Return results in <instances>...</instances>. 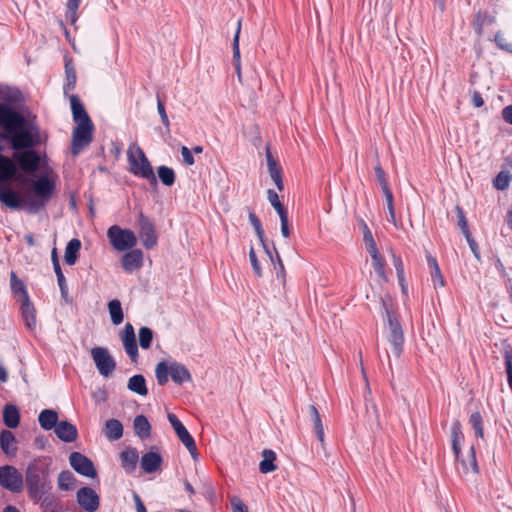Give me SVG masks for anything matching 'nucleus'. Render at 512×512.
I'll return each instance as SVG.
<instances>
[{"label": "nucleus", "mask_w": 512, "mask_h": 512, "mask_svg": "<svg viewBox=\"0 0 512 512\" xmlns=\"http://www.w3.org/2000/svg\"><path fill=\"white\" fill-rule=\"evenodd\" d=\"M93 129L92 121L77 123L72 134V154L74 156L78 155L83 148L91 143Z\"/></svg>", "instance_id": "nucleus-9"}, {"label": "nucleus", "mask_w": 512, "mask_h": 512, "mask_svg": "<svg viewBox=\"0 0 512 512\" xmlns=\"http://www.w3.org/2000/svg\"><path fill=\"white\" fill-rule=\"evenodd\" d=\"M81 0H68L67 1V14L66 17L73 25L77 21V10L79 8Z\"/></svg>", "instance_id": "nucleus-45"}, {"label": "nucleus", "mask_w": 512, "mask_h": 512, "mask_svg": "<svg viewBox=\"0 0 512 512\" xmlns=\"http://www.w3.org/2000/svg\"><path fill=\"white\" fill-rule=\"evenodd\" d=\"M70 104L72 109L73 119L76 123H84L91 121L89 115L84 109L81 101L75 95L70 96Z\"/></svg>", "instance_id": "nucleus-26"}, {"label": "nucleus", "mask_w": 512, "mask_h": 512, "mask_svg": "<svg viewBox=\"0 0 512 512\" xmlns=\"http://www.w3.org/2000/svg\"><path fill=\"white\" fill-rule=\"evenodd\" d=\"M248 217H249L250 223L253 225V227L255 229V232L257 234V237L259 238L261 245L264 246V241H265L264 240V230L262 228V225H261L259 219L253 212H250Z\"/></svg>", "instance_id": "nucleus-49"}, {"label": "nucleus", "mask_w": 512, "mask_h": 512, "mask_svg": "<svg viewBox=\"0 0 512 512\" xmlns=\"http://www.w3.org/2000/svg\"><path fill=\"white\" fill-rule=\"evenodd\" d=\"M427 263L429 267L431 268V279L434 284V287H444L445 281L444 277L440 271L439 265L435 258L429 256L427 257Z\"/></svg>", "instance_id": "nucleus-35"}, {"label": "nucleus", "mask_w": 512, "mask_h": 512, "mask_svg": "<svg viewBox=\"0 0 512 512\" xmlns=\"http://www.w3.org/2000/svg\"><path fill=\"white\" fill-rule=\"evenodd\" d=\"M470 248H471V251L473 252L474 256L479 259V251H478V246L476 244V242L474 241V239L472 238L471 236V233L469 234V236H465Z\"/></svg>", "instance_id": "nucleus-62"}, {"label": "nucleus", "mask_w": 512, "mask_h": 512, "mask_svg": "<svg viewBox=\"0 0 512 512\" xmlns=\"http://www.w3.org/2000/svg\"><path fill=\"white\" fill-rule=\"evenodd\" d=\"M10 285L14 294L19 296V301H26L29 299L28 293L26 291L25 285L22 280H20L15 272H11L10 274Z\"/></svg>", "instance_id": "nucleus-34"}, {"label": "nucleus", "mask_w": 512, "mask_h": 512, "mask_svg": "<svg viewBox=\"0 0 512 512\" xmlns=\"http://www.w3.org/2000/svg\"><path fill=\"white\" fill-rule=\"evenodd\" d=\"M133 424L136 435L141 439H146L150 436L151 426L145 416H136Z\"/></svg>", "instance_id": "nucleus-33"}, {"label": "nucleus", "mask_w": 512, "mask_h": 512, "mask_svg": "<svg viewBox=\"0 0 512 512\" xmlns=\"http://www.w3.org/2000/svg\"><path fill=\"white\" fill-rule=\"evenodd\" d=\"M26 484L31 496L38 500L52 488L45 472L36 465L28 466L26 471Z\"/></svg>", "instance_id": "nucleus-7"}, {"label": "nucleus", "mask_w": 512, "mask_h": 512, "mask_svg": "<svg viewBox=\"0 0 512 512\" xmlns=\"http://www.w3.org/2000/svg\"><path fill=\"white\" fill-rule=\"evenodd\" d=\"M139 236L146 249H152L157 244V235L153 222L142 212L138 215Z\"/></svg>", "instance_id": "nucleus-14"}, {"label": "nucleus", "mask_w": 512, "mask_h": 512, "mask_svg": "<svg viewBox=\"0 0 512 512\" xmlns=\"http://www.w3.org/2000/svg\"><path fill=\"white\" fill-rule=\"evenodd\" d=\"M21 311L23 318L25 320L26 326L30 329L34 328L36 325V318H35V310L30 303V300L28 299L26 301L21 302Z\"/></svg>", "instance_id": "nucleus-37"}, {"label": "nucleus", "mask_w": 512, "mask_h": 512, "mask_svg": "<svg viewBox=\"0 0 512 512\" xmlns=\"http://www.w3.org/2000/svg\"><path fill=\"white\" fill-rule=\"evenodd\" d=\"M3 422L10 428L15 429L20 423V413L18 408L13 404H7L3 409Z\"/></svg>", "instance_id": "nucleus-24"}, {"label": "nucleus", "mask_w": 512, "mask_h": 512, "mask_svg": "<svg viewBox=\"0 0 512 512\" xmlns=\"http://www.w3.org/2000/svg\"><path fill=\"white\" fill-rule=\"evenodd\" d=\"M457 211H458V218H459V226L462 230V233L464 234V236H469L470 234V231H469V228H468V224H467V220L465 218V215L462 211L461 208H457Z\"/></svg>", "instance_id": "nucleus-55"}, {"label": "nucleus", "mask_w": 512, "mask_h": 512, "mask_svg": "<svg viewBox=\"0 0 512 512\" xmlns=\"http://www.w3.org/2000/svg\"><path fill=\"white\" fill-rule=\"evenodd\" d=\"M81 248V242L79 239H72L68 242L65 248L64 260L68 265H74L77 258L78 253Z\"/></svg>", "instance_id": "nucleus-31"}, {"label": "nucleus", "mask_w": 512, "mask_h": 512, "mask_svg": "<svg viewBox=\"0 0 512 512\" xmlns=\"http://www.w3.org/2000/svg\"><path fill=\"white\" fill-rule=\"evenodd\" d=\"M103 432L105 436L112 441L118 440L123 435V426L117 419L106 421Z\"/></svg>", "instance_id": "nucleus-28"}, {"label": "nucleus", "mask_w": 512, "mask_h": 512, "mask_svg": "<svg viewBox=\"0 0 512 512\" xmlns=\"http://www.w3.org/2000/svg\"><path fill=\"white\" fill-rule=\"evenodd\" d=\"M312 421H313L314 430L317 434V438H318L319 442L324 446L325 445V434H324V427H323L321 418L316 417Z\"/></svg>", "instance_id": "nucleus-51"}, {"label": "nucleus", "mask_w": 512, "mask_h": 512, "mask_svg": "<svg viewBox=\"0 0 512 512\" xmlns=\"http://www.w3.org/2000/svg\"><path fill=\"white\" fill-rule=\"evenodd\" d=\"M375 172H376L378 181H379V183L381 185L383 193L386 192V191H390V189L388 187V184L386 182V179H385V173H384L383 169L380 166H377L375 168Z\"/></svg>", "instance_id": "nucleus-56"}, {"label": "nucleus", "mask_w": 512, "mask_h": 512, "mask_svg": "<svg viewBox=\"0 0 512 512\" xmlns=\"http://www.w3.org/2000/svg\"><path fill=\"white\" fill-rule=\"evenodd\" d=\"M495 41L501 49L512 52V36L509 34L499 32L495 36Z\"/></svg>", "instance_id": "nucleus-44"}, {"label": "nucleus", "mask_w": 512, "mask_h": 512, "mask_svg": "<svg viewBox=\"0 0 512 512\" xmlns=\"http://www.w3.org/2000/svg\"><path fill=\"white\" fill-rule=\"evenodd\" d=\"M241 30V21L238 22V27L233 39V58L235 61V68L238 78L241 79V62H240V49H239V36Z\"/></svg>", "instance_id": "nucleus-39"}, {"label": "nucleus", "mask_w": 512, "mask_h": 512, "mask_svg": "<svg viewBox=\"0 0 512 512\" xmlns=\"http://www.w3.org/2000/svg\"><path fill=\"white\" fill-rule=\"evenodd\" d=\"M54 271L57 275V280H58V284L60 286L61 292H62V294H65L66 293V280L62 273L60 265H56L54 267Z\"/></svg>", "instance_id": "nucleus-57"}, {"label": "nucleus", "mask_w": 512, "mask_h": 512, "mask_svg": "<svg viewBox=\"0 0 512 512\" xmlns=\"http://www.w3.org/2000/svg\"><path fill=\"white\" fill-rule=\"evenodd\" d=\"M69 463L76 472L83 476L94 478L97 475L92 461L79 452L70 454Z\"/></svg>", "instance_id": "nucleus-15"}, {"label": "nucleus", "mask_w": 512, "mask_h": 512, "mask_svg": "<svg viewBox=\"0 0 512 512\" xmlns=\"http://www.w3.org/2000/svg\"><path fill=\"white\" fill-rule=\"evenodd\" d=\"M502 117L506 123L512 125V105L506 106L502 110Z\"/></svg>", "instance_id": "nucleus-61"}, {"label": "nucleus", "mask_w": 512, "mask_h": 512, "mask_svg": "<svg viewBox=\"0 0 512 512\" xmlns=\"http://www.w3.org/2000/svg\"><path fill=\"white\" fill-rule=\"evenodd\" d=\"M65 70L68 85H74V83L76 82V75L73 66L70 63H66Z\"/></svg>", "instance_id": "nucleus-58"}, {"label": "nucleus", "mask_w": 512, "mask_h": 512, "mask_svg": "<svg viewBox=\"0 0 512 512\" xmlns=\"http://www.w3.org/2000/svg\"><path fill=\"white\" fill-rule=\"evenodd\" d=\"M127 159L129 164V171L135 176L147 179L153 184L157 180L154 175L153 168L147 159L143 150L137 145L132 144L127 150Z\"/></svg>", "instance_id": "nucleus-4"}, {"label": "nucleus", "mask_w": 512, "mask_h": 512, "mask_svg": "<svg viewBox=\"0 0 512 512\" xmlns=\"http://www.w3.org/2000/svg\"><path fill=\"white\" fill-rule=\"evenodd\" d=\"M55 434L67 443L75 441L78 436L76 427L68 421H60L55 428Z\"/></svg>", "instance_id": "nucleus-21"}, {"label": "nucleus", "mask_w": 512, "mask_h": 512, "mask_svg": "<svg viewBox=\"0 0 512 512\" xmlns=\"http://www.w3.org/2000/svg\"><path fill=\"white\" fill-rule=\"evenodd\" d=\"M0 202L13 209L21 207V201L16 193L10 189L2 187V185H0Z\"/></svg>", "instance_id": "nucleus-30"}, {"label": "nucleus", "mask_w": 512, "mask_h": 512, "mask_svg": "<svg viewBox=\"0 0 512 512\" xmlns=\"http://www.w3.org/2000/svg\"><path fill=\"white\" fill-rule=\"evenodd\" d=\"M158 176L164 185L171 186L174 184L175 173L171 168L167 166H160L158 168Z\"/></svg>", "instance_id": "nucleus-42"}, {"label": "nucleus", "mask_w": 512, "mask_h": 512, "mask_svg": "<svg viewBox=\"0 0 512 512\" xmlns=\"http://www.w3.org/2000/svg\"><path fill=\"white\" fill-rule=\"evenodd\" d=\"M181 155L183 157V161L187 165L191 166V165L194 164V158L192 156V153H191V151L186 146H183L181 148Z\"/></svg>", "instance_id": "nucleus-59"}, {"label": "nucleus", "mask_w": 512, "mask_h": 512, "mask_svg": "<svg viewBox=\"0 0 512 512\" xmlns=\"http://www.w3.org/2000/svg\"><path fill=\"white\" fill-rule=\"evenodd\" d=\"M169 375L172 380L178 384L191 381V374L188 369L184 365L176 362L169 365Z\"/></svg>", "instance_id": "nucleus-25"}, {"label": "nucleus", "mask_w": 512, "mask_h": 512, "mask_svg": "<svg viewBox=\"0 0 512 512\" xmlns=\"http://www.w3.org/2000/svg\"><path fill=\"white\" fill-rule=\"evenodd\" d=\"M470 423L475 429L476 435L480 438L484 436V429L482 424V417L479 412H475L470 416Z\"/></svg>", "instance_id": "nucleus-48"}, {"label": "nucleus", "mask_w": 512, "mask_h": 512, "mask_svg": "<svg viewBox=\"0 0 512 512\" xmlns=\"http://www.w3.org/2000/svg\"><path fill=\"white\" fill-rule=\"evenodd\" d=\"M157 109H158V112H159V115L161 117V120H162L163 124L166 127H168L169 126V119H168L167 113L165 111L164 104L161 101H158Z\"/></svg>", "instance_id": "nucleus-60"}, {"label": "nucleus", "mask_w": 512, "mask_h": 512, "mask_svg": "<svg viewBox=\"0 0 512 512\" xmlns=\"http://www.w3.org/2000/svg\"><path fill=\"white\" fill-rule=\"evenodd\" d=\"M249 258L253 270L258 277L263 276L264 272L269 270L272 266L275 267L273 256L265 244L264 246L262 245V248L258 251L251 248Z\"/></svg>", "instance_id": "nucleus-10"}, {"label": "nucleus", "mask_w": 512, "mask_h": 512, "mask_svg": "<svg viewBox=\"0 0 512 512\" xmlns=\"http://www.w3.org/2000/svg\"><path fill=\"white\" fill-rule=\"evenodd\" d=\"M504 359H505L508 383L512 390V353L510 350H505Z\"/></svg>", "instance_id": "nucleus-52"}, {"label": "nucleus", "mask_w": 512, "mask_h": 512, "mask_svg": "<svg viewBox=\"0 0 512 512\" xmlns=\"http://www.w3.org/2000/svg\"><path fill=\"white\" fill-rule=\"evenodd\" d=\"M8 380V372L6 368L0 362V381L6 382Z\"/></svg>", "instance_id": "nucleus-64"}, {"label": "nucleus", "mask_w": 512, "mask_h": 512, "mask_svg": "<svg viewBox=\"0 0 512 512\" xmlns=\"http://www.w3.org/2000/svg\"><path fill=\"white\" fill-rule=\"evenodd\" d=\"M155 373L158 383L164 385L168 381L169 366H166L164 362H160L156 366Z\"/></svg>", "instance_id": "nucleus-46"}, {"label": "nucleus", "mask_w": 512, "mask_h": 512, "mask_svg": "<svg viewBox=\"0 0 512 512\" xmlns=\"http://www.w3.org/2000/svg\"><path fill=\"white\" fill-rule=\"evenodd\" d=\"M139 344L142 349H149L153 340V331L148 327H141L138 332Z\"/></svg>", "instance_id": "nucleus-41"}, {"label": "nucleus", "mask_w": 512, "mask_h": 512, "mask_svg": "<svg viewBox=\"0 0 512 512\" xmlns=\"http://www.w3.org/2000/svg\"><path fill=\"white\" fill-rule=\"evenodd\" d=\"M120 339L130 359L133 362H136L138 358V349L136 345L134 327L131 323H126L124 329L120 333Z\"/></svg>", "instance_id": "nucleus-16"}, {"label": "nucleus", "mask_w": 512, "mask_h": 512, "mask_svg": "<svg viewBox=\"0 0 512 512\" xmlns=\"http://www.w3.org/2000/svg\"><path fill=\"white\" fill-rule=\"evenodd\" d=\"M138 458L139 456L135 449H126L120 454L122 465L128 471L135 469Z\"/></svg>", "instance_id": "nucleus-36"}, {"label": "nucleus", "mask_w": 512, "mask_h": 512, "mask_svg": "<svg viewBox=\"0 0 512 512\" xmlns=\"http://www.w3.org/2000/svg\"><path fill=\"white\" fill-rule=\"evenodd\" d=\"M128 389L140 396H146L148 390L145 378L142 375H134L128 380Z\"/></svg>", "instance_id": "nucleus-32"}, {"label": "nucleus", "mask_w": 512, "mask_h": 512, "mask_svg": "<svg viewBox=\"0 0 512 512\" xmlns=\"http://www.w3.org/2000/svg\"><path fill=\"white\" fill-rule=\"evenodd\" d=\"M0 485L12 492H20L23 488V477L13 466L0 467Z\"/></svg>", "instance_id": "nucleus-12"}, {"label": "nucleus", "mask_w": 512, "mask_h": 512, "mask_svg": "<svg viewBox=\"0 0 512 512\" xmlns=\"http://www.w3.org/2000/svg\"><path fill=\"white\" fill-rule=\"evenodd\" d=\"M39 141L36 117L22 104L19 92H8L0 103V151L30 149Z\"/></svg>", "instance_id": "nucleus-1"}, {"label": "nucleus", "mask_w": 512, "mask_h": 512, "mask_svg": "<svg viewBox=\"0 0 512 512\" xmlns=\"http://www.w3.org/2000/svg\"><path fill=\"white\" fill-rule=\"evenodd\" d=\"M161 464V456L153 451L144 454L141 458V467L146 473H153L157 471Z\"/></svg>", "instance_id": "nucleus-23"}, {"label": "nucleus", "mask_w": 512, "mask_h": 512, "mask_svg": "<svg viewBox=\"0 0 512 512\" xmlns=\"http://www.w3.org/2000/svg\"><path fill=\"white\" fill-rule=\"evenodd\" d=\"M108 310L111 321L114 325H119L123 321V311L119 300L114 299L108 303Z\"/></svg>", "instance_id": "nucleus-38"}, {"label": "nucleus", "mask_w": 512, "mask_h": 512, "mask_svg": "<svg viewBox=\"0 0 512 512\" xmlns=\"http://www.w3.org/2000/svg\"><path fill=\"white\" fill-rule=\"evenodd\" d=\"M57 484L63 491L72 490L75 484V477L70 471H62L58 476Z\"/></svg>", "instance_id": "nucleus-40"}, {"label": "nucleus", "mask_w": 512, "mask_h": 512, "mask_svg": "<svg viewBox=\"0 0 512 512\" xmlns=\"http://www.w3.org/2000/svg\"><path fill=\"white\" fill-rule=\"evenodd\" d=\"M266 160L268 172L272 181L275 183L279 191H283L284 184L282 180V169L278 162L273 158L269 148L266 149Z\"/></svg>", "instance_id": "nucleus-19"}, {"label": "nucleus", "mask_w": 512, "mask_h": 512, "mask_svg": "<svg viewBox=\"0 0 512 512\" xmlns=\"http://www.w3.org/2000/svg\"><path fill=\"white\" fill-rule=\"evenodd\" d=\"M384 196L386 198L387 202V209L389 212V221L395 226L398 227V222L396 219V214L394 210V204H393V195L391 191L384 192Z\"/></svg>", "instance_id": "nucleus-47"}, {"label": "nucleus", "mask_w": 512, "mask_h": 512, "mask_svg": "<svg viewBox=\"0 0 512 512\" xmlns=\"http://www.w3.org/2000/svg\"><path fill=\"white\" fill-rule=\"evenodd\" d=\"M511 176L508 172H500L495 179V186L499 190H505L510 183Z\"/></svg>", "instance_id": "nucleus-50"}, {"label": "nucleus", "mask_w": 512, "mask_h": 512, "mask_svg": "<svg viewBox=\"0 0 512 512\" xmlns=\"http://www.w3.org/2000/svg\"><path fill=\"white\" fill-rule=\"evenodd\" d=\"M77 501L83 509L89 512H94L99 506L98 495L89 487L81 488L78 491Z\"/></svg>", "instance_id": "nucleus-18"}, {"label": "nucleus", "mask_w": 512, "mask_h": 512, "mask_svg": "<svg viewBox=\"0 0 512 512\" xmlns=\"http://www.w3.org/2000/svg\"><path fill=\"white\" fill-rule=\"evenodd\" d=\"M90 353L99 373L104 377L110 376L115 370L116 363L108 349L95 347L91 349Z\"/></svg>", "instance_id": "nucleus-11"}, {"label": "nucleus", "mask_w": 512, "mask_h": 512, "mask_svg": "<svg viewBox=\"0 0 512 512\" xmlns=\"http://www.w3.org/2000/svg\"><path fill=\"white\" fill-rule=\"evenodd\" d=\"M462 427L459 421H455L451 428L452 449L456 459L460 460L463 473L468 475H476L478 473V465L475 456L474 447L471 446L467 455L461 457L460 442L463 439Z\"/></svg>", "instance_id": "nucleus-3"}, {"label": "nucleus", "mask_w": 512, "mask_h": 512, "mask_svg": "<svg viewBox=\"0 0 512 512\" xmlns=\"http://www.w3.org/2000/svg\"><path fill=\"white\" fill-rule=\"evenodd\" d=\"M167 418L169 422L171 423L172 427L174 428V431L176 435L178 436L179 440L183 443V445L188 449L189 453L193 457V459H197L198 453H197V447L195 444L194 439L188 432V430L185 428V426L179 421V419L173 414L168 413Z\"/></svg>", "instance_id": "nucleus-13"}, {"label": "nucleus", "mask_w": 512, "mask_h": 512, "mask_svg": "<svg viewBox=\"0 0 512 512\" xmlns=\"http://www.w3.org/2000/svg\"><path fill=\"white\" fill-rule=\"evenodd\" d=\"M111 246L117 251L132 249L137 244V237L130 229H123L118 225L111 226L107 231Z\"/></svg>", "instance_id": "nucleus-8"}, {"label": "nucleus", "mask_w": 512, "mask_h": 512, "mask_svg": "<svg viewBox=\"0 0 512 512\" xmlns=\"http://www.w3.org/2000/svg\"><path fill=\"white\" fill-rule=\"evenodd\" d=\"M38 421L44 430H51L52 428L55 429L59 423L58 414L55 410L45 409L39 414Z\"/></svg>", "instance_id": "nucleus-27"}, {"label": "nucleus", "mask_w": 512, "mask_h": 512, "mask_svg": "<svg viewBox=\"0 0 512 512\" xmlns=\"http://www.w3.org/2000/svg\"><path fill=\"white\" fill-rule=\"evenodd\" d=\"M14 158L19 162L21 169L27 173H34L40 166L41 159L33 150L16 152Z\"/></svg>", "instance_id": "nucleus-17"}, {"label": "nucleus", "mask_w": 512, "mask_h": 512, "mask_svg": "<svg viewBox=\"0 0 512 512\" xmlns=\"http://www.w3.org/2000/svg\"><path fill=\"white\" fill-rule=\"evenodd\" d=\"M262 461L259 464V470L263 474H267L276 470L277 466L274 464L276 460V454L269 449H265L262 452Z\"/></svg>", "instance_id": "nucleus-29"}, {"label": "nucleus", "mask_w": 512, "mask_h": 512, "mask_svg": "<svg viewBox=\"0 0 512 512\" xmlns=\"http://www.w3.org/2000/svg\"><path fill=\"white\" fill-rule=\"evenodd\" d=\"M279 218L281 221V234L284 238H289L291 232L289 228L288 213L285 212L284 214H280Z\"/></svg>", "instance_id": "nucleus-53"}, {"label": "nucleus", "mask_w": 512, "mask_h": 512, "mask_svg": "<svg viewBox=\"0 0 512 512\" xmlns=\"http://www.w3.org/2000/svg\"><path fill=\"white\" fill-rule=\"evenodd\" d=\"M122 266L128 271H134L142 266L143 263V253L139 249H134L130 252H127L122 257Z\"/></svg>", "instance_id": "nucleus-22"}, {"label": "nucleus", "mask_w": 512, "mask_h": 512, "mask_svg": "<svg viewBox=\"0 0 512 512\" xmlns=\"http://www.w3.org/2000/svg\"><path fill=\"white\" fill-rule=\"evenodd\" d=\"M384 304L386 314V339L392 347L393 355L398 358L402 354L404 346V331L394 312Z\"/></svg>", "instance_id": "nucleus-6"}, {"label": "nucleus", "mask_w": 512, "mask_h": 512, "mask_svg": "<svg viewBox=\"0 0 512 512\" xmlns=\"http://www.w3.org/2000/svg\"><path fill=\"white\" fill-rule=\"evenodd\" d=\"M361 227L363 230V242L367 253L371 259V266L378 276L380 284L388 282V276L385 272L384 265L385 260L378 250L376 241L372 235L371 230L364 221H361Z\"/></svg>", "instance_id": "nucleus-5"}, {"label": "nucleus", "mask_w": 512, "mask_h": 512, "mask_svg": "<svg viewBox=\"0 0 512 512\" xmlns=\"http://www.w3.org/2000/svg\"><path fill=\"white\" fill-rule=\"evenodd\" d=\"M133 499L135 502L137 512H147L143 502L141 501L140 497L137 494H134Z\"/></svg>", "instance_id": "nucleus-63"}, {"label": "nucleus", "mask_w": 512, "mask_h": 512, "mask_svg": "<svg viewBox=\"0 0 512 512\" xmlns=\"http://www.w3.org/2000/svg\"><path fill=\"white\" fill-rule=\"evenodd\" d=\"M232 512H248L247 506L238 497L231 498Z\"/></svg>", "instance_id": "nucleus-54"}, {"label": "nucleus", "mask_w": 512, "mask_h": 512, "mask_svg": "<svg viewBox=\"0 0 512 512\" xmlns=\"http://www.w3.org/2000/svg\"><path fill=\"white\" fill-rule=\"evenodd\" d=\"M18 442L14 434L9 430H2L0 433V447L2 452L9 458L17 454Z\"/></svg>", "instance_id": "nucleus-20"}, {"label": "nucleus", "mask_w": 512, "mask_h": 512, "mask_svg": "<svg viewBox=\"0 0 512 512\" xmlns=\"http://www.w3.org/2000/svg\"><path fill=\"white\" fill-rule=\"evenodd\" d=\"M32 196H27L26 205L32 210H38L44 207L45 203L54 192V179L52 173H46L36 179L31 180Z\"/></svg>", "instance_id": "nucleus-2"}, {"label": "nucleus", "mask_w": 512, "mask_h": 512, "mask_svg": "<svg viewBox=\"0 0 512 512\" xmlns=\"http://www.w3.org/2000/svg\"><path fill=\"white\" fill-rule=\"evenodd\" d=\"M267 197H268V200H269L271 206L276 210L278 215L284 214L285 212H287L286 208L279 200L278 194L274 190L269 189L267 191Z\"/></svg>", "instance_id": "nucleus-43"}]
</instances>
